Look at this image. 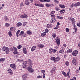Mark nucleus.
I'll list each match as a JSON object with an SVG mask.
<instances>
[{
	"mask_svg": "<svg viewBox=\"0 0 80 80\" xmlns=\"http://www.w3.org/2000/svg\"><path fill=\"white\" fill-rule=\"evenodd\" d=\"M56 41L58 45L59 46L60 45V38L56 37Z\"/></svg>",
	"mask_w": 80,
	"mask_h": 80,
	"instance_id": "f257e3e1",
	"label": "nucleus"
},
{
	"mask_svg": "<svg viewBox=\"0 0 80 80\" xmlns=\"http://www.w3.org/2000/svg\"><path fill=\"white\" fill-rule=\"evenodd\" d=\"M32 67V66H29V67L27 68L28 72H29L30 73H33V70Z\"/></svg>",
	"mask_w": 80,
	"mask_h": 80,
	"instance_id": "f03ea898",
	"label": "nucleus"
},
{
	"mask_svg": "<svg viewBox=\"0 0 80 80\" xmlns=\"http://www.w3.org/2000/svg\"><path fill=\"white\" fill-rule=\"evenodd\" d=\"M78 50H75L74 51L72 52V55L74 56H77V54H78Z\"/></svg>",
	"mask_w": 80,
	"mask_h": 80,
	"instance_id": "7ed1b4c3",
	"label": "nucleus"
},
{
	"mask_svg": "<svg viewBox=\"0 0 80 80\" xmlns=\"http://www.w3.org/2000/svg\"><path fill=\"white\" fill-rule=\"evenodd\" d=\"M20 17L22 18H27L28 17V16L26 14H24L23 15H21Z\"/></svg>",
	"mask_w": 80,
	"mask_h": 80,
	"instance_id": "20e7f679",
	"label": "nucleus"
},
{
	"mask_svg": "<svg viewBox=\"0 0 80 80\" xmlns=\"http://www.w3.org/2000/svg\"><path fill=\"white\" fill-rule=\"evenodd\" d=\"M72 63L75 65H76L77 64V61H76V58H74L73 59Z\"/></svg>",
	"mask_w": 80,
	"mask_h": 80,
	"instance_id": "39448f33",
	"label": "nucleus"
},
{
	"mask_svg": "<svg viewBox=\"0 0 80 80\" xmlns=\"http://www.w3.org/2000/svg\"><path fill=\"white\" fill-rule=\"evenodd\" d=\"M7 71H8V72L11 74V75H12L13 74V71H12L11 69H8Z\"/></svg>",
	"mask_w": 80,
	"mask_h": 80,
	"instance_id": "423d86ee",
	"label": "nucleus"
},
{
	"mask_svg": "<svg viewBox=\"0 0 80 80\" xmlns=\"http://www.w3.org/2000/svg\"><path fill=\"white\" fill-rule=\"evenodd\" d=\"M23 64H22V67L23 68H25V67H27V61H25L24 62H23Z\"/></svg>",
	"mask_w": 80,
	"mask_h": 80,
	"instance_id": "0eeeda50",
	"label": "nucleus"
},
{
	"mask_svg": "<svg viewBox=\"0 0 80 80\" xmlns=\"http://www.w3.org/2000/svg\"><path fill=\"white\" fill-rule=\"evenodd\" d=\"M25 4L27 5H28L30 4V0H25Z\"/></svg>",
	"mask_w": 80,
	"mask_h": 80,
	"instance_id": "6e6552de",
	"label": "nucleus"
},
{
	"mask_svg": "<svg viewBox=\"0 0 80 80\" xmlns=\"http://www.w3.org/2000/svg\"><path fill=\"white\" fill-rule=\"evenodd\" d=\"M40 2H50V0H40Z\"/></svg>",
	"mask_w": 80,
	"mask_h": 80,
	"instance_id": "1a4fd4ad",
	"label": "nucleus"
},
{
	"mask_svg": "<svg viewBox=\"0 0 80 80\" xmlns=\"http://www.w3.org/2000/svg\"><path fill=\"white\" fill-rule=\"evenodd\" d=\"M52 24H48L46 26L47 28H52Z\"/></svg>",
	"mask_w": 80,
	"mask_h": 80,
	"instance_id": "9d476101",
	"label": "nucleus"
},
{
	"mask_svg": "<svg viewBox=\"0 0 80 80\" xmlns=\"http://www.w3.org/2000/svg\"><path fill=\"white\" fill-rule=\"evenodd\" d=\"M2 50H9V48L8 47H7L5 46H3L2 48Z\"/></svg>",
	"mask_w": 80,
	"mask_h": 80,
	"instance_id": "9b49d317",
	"label": "nucleus"
},
{
	"mask_svg": "<svg viewBox=\"0 0 80 80\" xmlns=\"http://www.w3.org/2000/svg\"><path fill=\"white\" fill-rule=\"evenodd\" d=\"M10 66L12 68H14V70H15V69H16V68L15 67V64H11Z\"/></svg>",
	"mask_w": 80,
	"mask_h": 80,
	"instance_id": "f8f14e48",
	"label": "nucleus"
},
{
	"mask_svg": "<svg viewBox=\"0 0 80 80\" xmlns=\"http://www.w3.org/2000/svg\"><path fill=\"white\" fill-rule=\"evenodd\" d=\"M50 22L51 23L55 22H56V19H55V18H53L51 19Z\"/></svg>",
	"mask_w": 80,
	"mask_h": 80,
	"instance_id": "ddd939ff",
	"label": "nucleus"
},
{
	"mask_svg": "<svg viewBox=\"0 0 80 80\" xmlns=\"http://www.w3.org/2000/svg\"><path fill=\"white\" fill-rule=\"evenodd\" d=\"M28 62L29 63V65H33V63H32V60L28 59Z\"/></svg>",
	"mask_w": 80,
	"mask_h": 80,
	"instance_id": "4468645a",
	"label": "nucleus"
},
{
	"mask_svg": "<svg viewBox=\"0 0 80 80\" xmlns=\"http://www.w3.org/2000/svg\"><path fill=\"white\" fill-rule=\"evenodd\" d=\"M80 6V2H77L74 4V7H78V6Z\"/></svg>",
	"mask_w": 80,
	"mask_h": 80,
	"instance_id": "2eb2a0df",
	"label": "nucleus"
},
{
	"mask_svg": "<svg viewBox=\"0 0 80 80\" xmlns=\"http://www.w3.org/2000/svg\"><path fill=\"white\" fill-rule=\"evenodd\" d=\"M46 35H47V33H46V32H44L41 33V37H45V36H46Z\"/></svg>",
	"mask_w": 80,
	"mask_h": 80,
	"instance_id": "dca6fc26",
	"label": "nucleus"
},
{
	"mask_svg": "<svg viewBox=\"0 0 80 80\" xmlns=\"http://www.w3.org/2000/svg\"><path fill=\"white\" fill-rule=\"evenodd\" d=\"M60 60V58L58 57L55 58V62H58Z\"/></svg>",
	"mask_w": 80,
	"mask_h": 80,
	"instance_id": "f3484780",
	"label": "nucleus"
},
{
	"mask_svg": "<svg viewBox=\"0 0 80 80\" xmlns=\"http://www.w3.org/2000/svg\"><path fill=\"white\" fill-rule=\"evenodd\" d=\"M27 74L24 75L22 76V79L23 80H26V78H27Z\"/></svg>",
	"mask_w": 80,
	"mask_h": 80,
	"instance_id": "a211bd4d",
	"label": "nucleus"
},
{
	"mask_svg": "<svg viewBox=\"0 0 80 80\" xmlns=\"http://www.w3.org/2000/svg\"><path fill=\"white\" fill-rule=\"evenodd\" d=\"M57 18L59 20H62V19L63 18V17L59 16H57Z\"/></svg>",
	"mask_w": 80,
	"mask_h": 80,
	"instance_id": "6ab92c4d",
	"label": "nucleus"
},
{
	"mask_svg": "<svg viewBox=\"0 0 80 80\" xmlns=\"http://www.w3.org/2000/svg\"><path fill=\"white\" fill-rule=\"evenodd\" d=\"M22 25V24L21 22H18L16 24L17 26L18 27H20L21 25Z\"/></svg>",
	"mask_w": 80,
	"mask_h": 80,
	"instance_id": "aec40b11",
	"label": "nucleus"
},
{
	"mask_svg": "<svg viewBox=\"0 0 80 80\" xmlns=\"http://www.w3.org/2000/svg\"><path fill=\"white\" fill-rule=\"evenodd\" d=\"M65 12V9H62L61 10H60L59 12H60L59 13H60L61 14H62V13H63L64 12Z\"/></svg>",
	"mask_w": 80,
	"mask_h": 80,
	"instance_id": "412c9836",
	"label": "nucleus"
},
{
	"mask_svg": "<svg viewBox=\"0 0 80 80\" xmlns=\"http://www.w3.org/2000/svg\"><path fill=\"white\" fill-rule=\"evenodd\" d=\"M38 47L39 48H43L44 47V45L43 44H38Z\"/></svg>",
	"mask_w": 80,
	"mask_h": 80,
	"instance_id": "4be33fe9",
	"label": "nucleus"
},
{
	"mask_svg": "<svg viewBox=\"0 0 80 80\" xmlns=\"http://www.w3.org/2000/svg\"><path fill=\"white\" fill-rule=\"evenodd\" d=\"M59 7L61 8H65V6L64 5L62 4H59Z\"/></svg>",
	"mask_w": 80,
	"mask_h": 80,
	"instance_id": "5701e85b",
	"label": "nucleus"
},
{
	"mask_svg": "<svg viewBox=\"0 0 80 80\" xmlns=\"http://www.w3.org/2000/svg\"><path fill=\"white\" fill-rule=\"evenodd\" d=\"M11 32L12 31H9L8 32V35L10 37H12V34L11 33Z\"/></svg>",
	"mask_w": 80,
	"mask_h": 80,
	"instance_id": "b1692460",
	"label": "nucleus"
},
{
	"mask_svg": "<svg viewBox=\"0 0 80 80\" xmlns=\"http://www.w3.org/2000/svg\"><path fill=\"white\" fill-rule=\"evenodd\" d=\"M71 22L72 24H73V23H75V19H74V18H73L71 19Z\"/></svg>",
	"mask_w": 80,
	"mask_h": 80,
	"instance_id": "393cba45",
	"label": "nucleus"
},
{
	"mask_svg": "<svg viewBox=\"0 0 80 80\" xmlns=\"http://www.w3.org/2000/svg\"><path fill=\"white\" fill-rule=\"evenodd\" d=\"M27 34H28V35H32V32L30 31H27Z\"/></svg>",
	"mask_w": 80,
	"mask_h": 80,
	"instance_id": "a878e982",
	"label": "nucleus"
},
{
	"mask_svg": "<svg viewBox=\"0 0 80 80\" xmlns=\"http://www.w3.org/2000/svg\"><path fill=\"white\" fill-rule=\"evenodd\" d=\"M20 32V30H18L16 32V36L17 37H18V34H19Z\"/></svg>",
	"mask_w": 80,
	"mask_h": 80,
	"instance_id": "bb28decb",
	"label": "nucleus"
},
{
	"mask_svg": "<svg viewBox=\"0 0 80 80\" xmlns=\"http://www.w3.org/2000/svg\"><path fill=\"white\" fill-rule=\"evenodd\" d=\"M70 70L69 69V72L67 73V75L68 77V78H70Z\"/></svg>",
	"mask_w": 80,
	"mask_h": 80,
	"instance_id": "cd10ccee",
	"label": "nucleus"
},
{
	"mask_svg": "<svg viewBox=\"0 0 80 80\" xmlns=\"http://www.w3.org/2000/svg\"><path fill=\"white\" fill-rule=\"evenodd\" d=\"M55 9L56 11H60V9L58 7H55Z\"/></svg>",
	"mask_w": 80,
	"mask_h": 80,
	"instance_id": "c85d7f7f",
	"label": "nucleus"
},
{
	"mask_svg": "<svg viewBox=\"0 0 80 80\" xmlns=\"http://www.w3.org/2000/svg\"><path fill=\"white\" fill-rule=\"evenodd\" d=\"M23 33H24V32L23 31H21L19 34V36H21V35H23Z\"/></svg>",
	"mask_w": 80,
	"mask_h": 80,
	"instance_id": "c756f323",
	"label": "nucleus"
},
{
	"mask_svg": "<svg viewBox=\"0 0 80 80\" xmlns=\"http://www.w3.org/2000/svg\"><path fill=\"white\" fill-rule=\"evenodd\" d=\"M51 59L52 60H53L54 62H55V57H52L51 58Z\"/></svg>",
	"mask_w": 80,
	"mask_h": 80,
	"instance_id": "7c9ffc66",
	"label": "nucleus"
},
{
	"mask_svg": "<svg viewBox=\"0 0 80 80\" xmlns=\"http://www.w3.org/2000/svg\"><path fill=\"white\" fill-rule=\"evenodd\" d=\"M5 26L6 27H8L10 26V24H9V23H6L5 24Z\"/></svg>",
	"mask_w": 80,
	"mask_h": 80,
	"instance_id": "2f4dec72",
	"label": "nucleus"
},
{
	"mask_svg": "<svg viewBox=\"0 0 80 80\" xmlns=\"http://www.w3.org/2000/svg\"><path fill=\"white\" fill-rule=\"evenodd\" d=\"M5 60V58H1L0 59V62H4Z\"/></svg>",
	"mask_w": 80,
	"mask_h": 80,
	"instance_id": "473e14b6",
	"label": "nucleus"
},
{
	"mask_svg": "<svg viewBox=\"0 0 80 80\" xmlns=\"http://www.w3.org/2000/svg\"><path fill=\"white\" fill-rule=\"evenodd\" d=\"M45 32L46 33H48L49 32V30H48V28H46L45 30Z\"/></svg>",
	"mask_w": 80,
	"mask_h": 80,
	"instance_id": "72a5a7b5",
	"label": "nucleus"
},
{
	"mask_svg": "<svg viewBox=\"0 0 80 80\" xmlns=\"http://www.w3.org/2000/svg\"><path fill=\"white\" fill-rule=\"evenodd\" d=\"M52 36L53 38H55L56 37V36H57V35L55 33H53L52 35Z\"/></svg>",
	"mask_w": 80,
	"mask_h": 80,
	"instance_id": "f704fd0d",
	"label": "nucleus"
},
{
	"mask_svg": "<svg viewBox=\"0 0 80 80\" xmlns=\"http://www.w3.org/2000/svg\"><path fill=\"white\" fill-rule=\"evenodd\" d=\"M35 48H36V47L35 46H33L31 50H35Z\"/></svg>",
	"mask_w": 80,
	"mask_h": 80,
	"instance_id": "c9c22d12",
	"label": "nucleus"
},
{
	"mask_svg": "<svg viewBox=\"0 0 80 80\" xmlns=\"http://www.w3.org/2000/svg\"><path fill=\"white\" fill-rule=\"evenodd\" d=\"M39 7H44V5L43 4L39 3Z\"/></svg>",
	"mask_w": 80,
	"mask_h": 80,
	"instance_id": "e433bc0d",
	"label": "nucleus"
},
{
	"mask_svg": "<svg viewBox=\"0 0 80 80\" xmlns=\"http://www.w3.org/2000/svg\"><path fill=\"white\" fill-rule=\"evenodd\" d=\"M45 5L47 7H50L51 6L50 4L48 3H46Z\"/></svg>",
	"mask_w": 80,
	"mask_h": 80,
	"instance_id": "4c0bfd02",
	"label": "nucleus"
},
{
	"mask_svg": "<svg viewBox=\"0 0 80 80\" xmlns=\"http://www.w3.org/2000/svg\"><path fill=\"white\" fill-rule=\"evenodd\" d=\"M54 2H55V3H57L58 4L59 3V1H57V0H55L54 1Z\"/></svg>",
	"mask_w": 80,
	"mask_h": 80,
	"instance_id": "58836bf2",
	"label": "nucleus"
},
{
	"mask_svg": "<svg viewBox=\"0 0 80 80\" xmlns=\"http://www.w3.org/2000/svg\"><path fill=\"white\" fill-rule=\"evenodd\" d=\"M55 12L54 11H52L51 12V15H54V14L55 13Z\"/></svg>",
	"mask_w": 80,
	"mask_h": 80,
	"instance_id": "ea45409f",
	"label": "nucleus"
},
{
	"mask_svg": "<svg viewBox=\"0 0 80 80\" xmlns=\"http://www.w3.org/2000/svg\"><path fill=\"white\" fill-rule=\"evenodd\" d=\"M13 53H14V54H18V52L17 50H15L13 52Z\"/></svg>",
	"mask_w": 80,
	"mask_h": 80,
	"instance_id": "a19ab883",
	"label": "nucleus"
},
{
	"mask_svg": "<svg viewBox=\"0 0 80 80\" xmlns=\"http://www.w3.org/2000/svg\"><path fill=\"white\" fill-rule=\"evenodd\" d=\"M8 17H7V16H6L4 17V19H5V20H8Z\"/></svg>",
	"mask_w": 80,
	"mask_h": 80,
	"instance_id": "79ce46f5",
	"label": "nucleus"
},
{
	"mask_svg": "<svg viewBox=\"0 0 80 80\" xmlns=\"http://www.w3.org/2000/svg\"><path fill=\"white\" fill-rule=\"evenodd\" d=\"M17 61L18 62H22V61H23V60H21L20 59H18L17 60Z\"/></svg>",
	"mask_w": 80,
	"mask_h": 80,
	"instance_id": "37998d69",
	"label": "nucleus"
},
{
	"mask_svg": "<svg viewBox=\"0 0 80 80\" xmlns=\"http://www.w3.org/2000/svg\"><path fill=\"white\" fill-rule=\"evenodd\" d=\"M74 29L75 30L74 32H75V33H77L76 32H77V28H74Z\"/></svg>",
	"mask_w": 80,
	"mask_h": 80,
	"instance_id": "c03bdc74",
	"label": "nucleus"
},
{
	"mask_svg": "<svg viewBox=\"0 0 80 80\" xmlns=\"http://www.w3.org/2000/svg\"><path fill=\"white\" fill-rule=\"evenodd\" d=\"M66 65H67V66H68L69 65V62L67 61L65 63Z\"/></svg>",
	"mask_w": 80,
	"mask_h": 80,
	"instance_id": "a18cd8bd",
	"label": "nucleus"
},
{
	"mask_svg": "<svg viewBox=\"0 0 80 80\" xmlns=\"http://www.w3.org/2000/svg\"><path fill=\"white\" fill-rule=\"evenodd\" d=\"M59 52V53H64V51L60 50Z\"/></svg>",
	"mask_w": 80,
	"mask_h": 80,
	"instance_id": "49530a36",
	"label": "nucleus"
},
{
	"mask_svg": "<svg viewBox=\"0 0 80 80\" xmlns=\"http://www.w3.org/2000/svg\"><path fill=\"white\" fill-rule=\"evenodd\" d=\"M66 32L68 33V32H69V29H68V28H67L66 29Z\"/></svg>",
	"mask_w": 80,
	"mask_h": 80,
	"instance_id": "de8ad7c7",
	"label": "nucleus"
},
{
	"mask_svg": "<svg viewBox=\"0 0 80 80\" xmlns=\"http://www.w3.org/2000/svg\"><path fill=\"white\" fill-rule=\"evenodd\" d=\"M21 48H22V45H19L18 46V49H20Z\"/></svg>",
	"mask_w": 80,
	"mask_h": 80,
	"instance_id": "09e8293b",
	"label": "nucleus"
},
{
	"mask_svg": "<svg viewBox=\"0 0 80 80\" xmlns=\"http://www.w3.org/2000/svg\"><path fill=\"white\" fill-rule=\"evenodd\" d=\"M42 78V76H38L37 77V78Z\"/></svg>",
	"mask_w": 80,
	"mask_h": 80,
	"instance_id": "8fccbe9b",
	"label": "nucleus"
},
{
	"mask_svg": "<svg viewBox=\"0 0 80 80\" xmlns=\"http://www.w3.org/2000/svg\"><path fill=\"white\" fill-rule=\"evenodd\" d=\"M45 70H42L41 71V72L42 73L43 75H45V74H44V73H45Z\"/></svg>",
	"mask_w": 80,
	"mask_h": 80,
	"instance_id": "3c124183",
	"label": "nucleus"
},
{
	"mask_svg": "<svg viewBox=\"0 0 80 80\" xmlns=\"http://www.w3.org/2000/svg\"><path fill=\"white\" fill-rule=\"evenodd\" d=\"M67 53H71L72 52V50H67Z\"/></svg>",
	"mask_w": 80,
	"mask_h": 80,
	"instance_id": "603ef678",
	"label": "nucleus"
},
{
	"mask_svg": "<svg viewBox=\"0 0 80 80\" xmlns=\"http://www.w3.org/2000/svg\"><path fill=\"white\" fill-rule=\"evenodd\" d=\"M51 15V17L52 18H55V16L54 15V14H53V15Z\"/></svg>",
	"mask_w": 80,
	"mask_h": 80,
	"instance_id": "864d4df0",
	"label": "nucleus"
},
{
	"mask_svg": "<svg viewBox=\"0 0 80 80\" xmlns=\"http://www.w3.org/2000/svg\"><path fill=\"white\" fill-rule=\"evenodd\" d=\"M23 52L25 54H27V50H23Z\"/></svg>",
	"mask_w": 80,
	"mask_h": 80,
	"instance_id": "5fc2aeb1",
	"label": "nucleus"
},
{
	"mask_svg": "<svg viewBox=\"0 0 80 80\" xmlns=\"http://www.w3.org/2000/svg\"><path fill=\"white\" fill-rule=\"evenodd\" d=\"M22 6H23V3L22 2L20 4V7H22Z\"/></svg>",
	"mask_w": 80,
	"mask_h": 80,
	"instance_id": "6e6d98bb",
	"label": "nucleus"
},
{
	"mask_svg": "<svg viewBox=\"0 0 80 80\" xmlns=\"http://www.w3.org/2000/svg\"><path fill=\"white\" fill-rule=\"evenodd\" d=\"M13 49H14V50H17V48H16L15 47H13Z\"/></svg>",
	"mask_w": 80,
	"mask_h": 80,
	"instance_id": "4d7b16f0",
	"label": "nucleus"
},
{
	"mask_svg": "<svg viewBox=\"0 0 80 80\" xmlns=\"http://www.w3.org/2000/svg\"><path fill=\"white\" fill-rule=\"evenodd\" d=\"M34 5H35V6H37V7H39V4L35 3L34 4Z\"/></svg>",
	"mask_w": 80,
	"mask_h": 80,
	"instance_id": "13d9d810",
	"label": "nucleus"
},
{
	"mask_svg": "<svg viewBox=\"0 0 80 80\" xmlns=\"http://www.w3.org/2000/svg\"><path fill=\"white\" fill-rule=\"evenodd\" d=\"M27 22H23V26H25L27 25Z\"/></svg>",
	"mask_w": 80,
	"mask_h": 80,
	"instance_id": "bf43d9fd",
	"label": "nucleus"
},
{
	"mask_svg": "<svg viewBox=\"0 0 80 80\" xmlns=\"http://www.w3.org/2000/svg\"><path fill=\"white\" fill-rule=\"evenodd\" d=\"M14 28L11 27L10 28V31L12 32V31H13V29Z\"/></svg>",
	"mask_w": 80,
	"mask_h": 80,
	"instance_id": "052dcab7",
	"label": "nucleus"
},
{
	"mask_svg": "<svg viewBox=\"0 0 80 80\" xmlns=\"http://www.w3.org/2000/svg\"><path fill=\"white\" fill-rule=\"evenodd\" d=\"M73 6H74L73 3H72V4L71 5V6H70L71 8H73Z\"/></svg>",
	"mask_w": 80,
	"mask_h": 80,
	"instance_id": "680f3d73",
	"label": "nucleus"
},
{
	"mask_svg": "<svg viewBox=\"0 0 80 80\" xmlns=\"http://www.w3.org/2000/svg\"><path fill=\"white\" fill-rule=\"evenodd\" d=\"M9 52V50H7L6 51V52L7 54H8Z\"/></svg>",
	"mask_w": 80,
	"mask_h": 80,
	"instance_id": "e2e57ef3",
	"label": "nucleus"
},
{
	"mask_svg": "<svg viewBox=\"0 0 80 80\" xmlns=\"http://www.w3.org/2000/svg\"><path fill=\"white\" fill-rule=\"evenodd\" d=\"M77 25L78 27H80V23L79 22L78 23Z\"/></svg>",
	"mask_w": 80,
	"mask_h": 80,
	"instance_id": "0e129e2a",
	"label": "nucleus"
},
{
	"mask_svg": "<svg viewBox=\"0 0 80 80\" xmlns=\"http://www.w3.org/2000/svg\"><path fill=\"white\" fill-rule=\"evenodd\" d=\"M63 46L64 47H65V48H66L67 47V45H66V44H63Z\"/></svg>",
	"mask_w": 80,
	"mask_h": 80,
	"instance_id": "69168bd1",
	"label": "nucleus"
},
{
	"mask_svg": "<svg viewBox=\"0 0 80 80\" xmlns=\"http://www.w3.org/2000/svg\"><path fill=\"white\" fill-rule=\"evenodd\" d=\"M63 75L65 76V77H67V75L66 73H65L64 74H63Z\"/></svg>",
	"mask_w": 80,
	"mask_h": 80,
	"instance_id": "338daca9",
	"label": "nucleus"
},
{
	"mask_svg": "<svg viewBox=\"0 0 80 80\" xmlns=\"http://www.w3.org/2000/svg\"><path fill=\"white\" fill-rule=\"evenodd\" d=\"M49 52L50 53H52V50H49Z\"/></svg>",
	"mask_w": 80,
	"mask_h": 80,
	"instance_id": "774afa93",
	"label": "nucleus"
}]
</instances>
